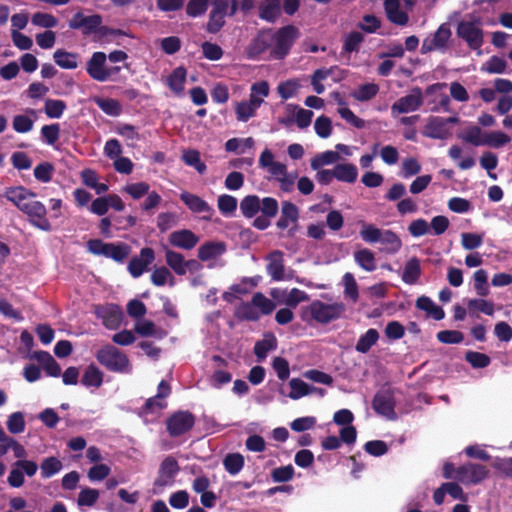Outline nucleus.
Instances as JSON below:
<instances>
[{"instance_id":"obj_4","label":"nucleus","mask_w":512,"mask_h":512,"mask_svg":"<svg viewBox=\"0 0 512 512\" xmlns=\"http://www.w3.org/2000/svg\"><path fill=\"white\" fill-rule=\"evenodd\" d=\"M298 35L299 31L294 25H286L279 28L276 32L272 31L273 47L270 50V56L276 60L284 59L298 38Z\"/></svg>"},{"instance_id":"obj_45","label":"nucleus","mask_w":512,"mask_h":512,"mask_svg":"<svg viewBox=\"0 0 512 512\" xmlns=\"http://www.w3.org/2000/svg\"><path fill=\"white\" fill-rule=\"evenodd\" d=\"M511 141V138L502 131L484 133V145L492 148H500Z\"/></svg>"},{"instance_id":"obj_50","label":"nucleus","mask_w":512,"mask_h":512,"mask_svg":"<svg viewBox=\"0 0 512 512\" xmlns=\"http://www.w3.org/2000/svg\"><path fill=\"white\" fill-rule=\"evenodd\" d=\"M379 91V86L375 83H367L361 85L357 90L352 93V96L357 101H369L374 98Z\"/></svg>"},{"instance_id":"obj_7","label":"nucleus","mask_w":512,"mask_h":512,"mask_svg":"<svg viewBox=\"0 0 512 512\" xmlns=\"http://www.w3.org/2000/svg\"><path fill=\"white\" fill-rule=\"evenodd\" d=\"M179 471L180 466L175 457L167 456L164 458L159 466L158 475L153 483V493L161 494L166 487L172 486Z\"/></svg>"},{"instance_id":"obj_38","label":"nucleus","mask_w":512,"mask_h":512,"mask_svg":"<svg viewBox=\"0 0 512 512\" xmlns=\"http://www.w3.org/2000/svg\"><path fill=\"white\" fill-rule=\"evenodd\" d=\"M484 133L485 132H483L479 126L473 125L465 129L463 133L459 134L458 138L473 146H483Z\"/></svg>"},{"instance_id":"obj_64","label":"nucleus","mask_w":512,"mask_h":512,"mask_svg":"<svg viewBox=\"0 0 512 512\" xmlns=\"http://www.w3.org/2000/svg\"><path fill=\"white\" fill-rule=\"evenodd\" d=\"M436 337L443 344H459L464 340V334L458 330H441Z\"/></svg>"},{"instance_id":"obj_13","label":"nucleus","mask_w":512,"mask_h":512,"mask_svg":"<svg viewBox=\"0 0 512 512\" xmlns=\"http://www.w3.org/2000/svg\"><path fill=\"white\" fill-rule=\"evenodd\" d=\"M450 37L451 30L449 26L446 23L441 24L431 37L424 39L421 46V53L425 54L434 50L446 48Z\"/></svg>"},{"instance_id":"obj_33","label":"nucleus","mask_w":512,"mask_h":512,"mask_svg":"<svg viewBox=\"0 0 512 512\" xmlns=\"http://www.w3.org/2000/svg\"><path fill=\"white\" fill-rule=\"evenodd\" d=\"M421 275V266L420 261L417 257H412L409 259L404 267L402 273V280L406 284L413 285L415 284Z\"/></svg>"},{"instance_id":"obj_53","label":"nucleus","mask_w":512,"mask_h":512,"mask_svg":"<svg viewBox=\"0 0 512 512\" xmlns=\"http://www.w3.org/2000/svg\"><path fill=\"white\" fill-rule=\"evenodd\" d=\"M97 106L107 115L117 117L122 113V106L118 100L107 98L97 99Z\"/></svg>"},{"instance_id":"obj_48","label":"nucleus","mask_w":512,"mask_h":512,"mask_svg":"<svg viewBox=\"0 0 512 512\" xmlns=\"http://www.w3.org/2000/svg\"><path fill=\"white\" fill-rule=\"evenodd\" d=\"M361 230L359 232L361 239L366 243H378L381 239L383 230L373 224L365 222L361 223Z\"/></svg>"},{"instance_id":"obj_35","label":"nucleus","mask_w":512,"mask_h":512,"mask_svg":"<svg viewBox=\"0 0 512 512\" xmlns=\"http://www.w3.org/2000/svg\"><path fill=\"white\" fill-rule=\"evenodd\" d=\"M286 110L290 113L296 112L295 122L300 129L307 128L311 124L314 115L313 111L300 108L298 105L291 103L287 104Z\"/></svg>"},{"instance_id":"obj_22","label":"nucleus","mask_w":512,"mask_h":512,"mask_svg":"<svg viewBox=\"0 0 512 512\" xmlns=\"http://www.w3.org/2000/svg\"><path fill=\"white\" fill-rule=\"evenodd\" d=\"M284 254L282 251L275 250L266 256L268 264L266 266L267 273L274 281H282L284 279Z\"/></svg>"},{"instance_id":"obj_40","label":"nucleus","mask_w":512,"mask_h":512,"mask_svg":"<svg viewBox=\"0 0 512 512\" xmlns=\"http://www.w3.org/2000/svg\"><path fill=\"white\" fill-rule=\"evenodd\" d=\"M234 316L240 321H257L260 318V313L256 310L251 302H242L236 307Z\"/></svg>"},{"instance_id":"obj_5","label":"nucleus","mask_w":512,"mask_h":512,"mask_svg":"<svg viewBox=\"0 0 512 512\" xmlns=\"http://www.w3.org/2000/svg\"><path fill=\"white\" fill-rule=\"evenodd\" d=\"M345 312V305L341 302L332 304L324 303L320 300H314L306 308L305 313L309 314L311 319L319 324H328L339 319Z\"/></svg>"},{"instance_id":"obj_20","label":"nucleus","mask_w":512,"mask_h":512,"mask_svg":"<svg viewBox=\"0 0 512 512\" xmlns=\"http://www.w3.org/2000/svg\"><path fill=\"white\" fill-rule=\"evenodd\" d=\"M423 134L431 139L445 140L451 136V132L444 123V118L439 116H430L425 126Z\"/></svg>"},{"instance_id":"obj_26","label":"nucleus","mask_w":512,"mask_h":512,"mask_svg":"<svg viewBox=\"0 0 512 512\" xmlns=\"http://www.w3.org/2000/svg\"><path fill=\"white\" fill-rule=\"evenodd\" d=\"M226 251L224 242L208 241L198 248V258L201 261H209L221 256Z\"/></svg>"},{"instance_id":"obj_42","label":"nucleus","mask_w":512,"mask_h":512,"mask_svg":"<svg viewBox=\"0 0 512 512\" xmlns=\"http://www.w3.org/2000/svg\"><path fill=\"white\" fill-rule=\"evenodd\" d=\"M63 465L62 462L54 456L44 458L40 464L41 477L46 479L57 474Z\"/></svg>"},{"instance_id":"obj_1","label":"nucleus","mask_w":512,"mask_h":512,"mask_svg":"<svg viewBox=\"0 0 512 512\" xmlns=\"http://www.w3.org/2000/svg\"><path fill=\"white\" fill-rule=\"evenodd\" d=\"M240 210L245 218L255 217L252 226L262 231L271 225V219L278 214L279 204L273 197L260 199L257 195H247L240 202Z\"/></svg>"},{"instance_id":"obj_10","label":"nucleus","mask_w":512,"mask_h":512,"mask_svg":"<svg viewBox=\"0 0 512 512\" xmlns=\"http://www.w3.org/2000/svg\"><path fill=\"white\" fill-rule=\"evenodd\" d=\"M195 424V416L190 411H177L166 420V429L171 437H179L189 432Z\"/></svg>"},{"instance_id":"obj_14","label":"nucleus","mask_w":512,"mask_h":512,"mask_svg":"<svg viewBox=\"0 0 512 512\" xmlns=\"http://www.w3.org/2000/svg\"><path fill=\"white\" fill-rule=\"evenodd\" d=\"M155 260V252L150 247H144L140 250V255L133 257L128 264V271L134 278L140 277Z\"/></svg>"},{"instance_id":"obj_34","label":"nucleus","mask_w":512,"mask_h":512,"mask_svg":"<svg viewBox=\"0 0 512 512\" xmlns=\"http://www.w3.org/2000/svg\"><path fill=\"white\" fill-rule=\"evenodd\" d=\"M379 243L385 246L384 249L388 254H395L402 247L400 237L392 230H383Z\"/></svg>"},{"instance_id":"obj_60","label":"nucleus","mask_w":512,"mask_h":512,"mask_svg":"<svg viewBox=\"0 0 512 512\" xmlns=\"http://www.w3.org/2000/svg\"><path fill=\"white\" fill-rule=\"evenodd\" d=\"M98 498L99 491L97 489L85 487L78 494L77 504L91 507L97 502Z\"/></svg>"},{"instance_id":"obj_37","label":"nucleus","mask_w":512,"mask_h":512,"mask_svg":"<svg viewBox=\"0 0 512 512\" xmlns=\"http://www.w3.org/2000/svg\"><path fill=\"white\" fill-rule=\"evenodd\" d=\"M289 386L291 388V391L289 392L288 397L293 400H297L304 396H307L313 393V389H315L314 386L308 385L300 378H292L289 381Z\"/></svg>"},{"instance_id":"obj_30","label":"nucleus","mask_w":512,"mask_h":512,"mask_svg":"<svg viewBox=\"0 0 512 512\" xmlns=\"http://www.w3.org/2000/svg\"><path fill=\"white\" fill-rule=\"evenodd\" d=\"M79 54L57 49L53 54L55 63L63 69H76L78 67Z\"/></svg>"},{"instance_id":"obj_9","label":"nucleus","mask_w":512,"mask_h":512,"mask_svg":"<svg viewBox=\"0 0 512 512\" xmlns=\"http://www.w3.org/2000/svg\"><path fill=\"white\" fill-rule=\"evenodd\" d=\"M21 211L28 216L32 226L45 232L52 230V225L47 218V209L42 202L31 198Z\"/></svg>"},{"instance_id":"obj_36","label":"nucleus","mask_w":512,"mask_h":512,"mask_svg":"<svg viewBox=\"0 0 512 512\" xmlns=\"http://www.w3.org/2000/svg\"><path fill=\"white\" fill-rule=\"evenodd\" d=\"M165 258L167 265L175 272V274L182 276L185 275V258L184 256L171 249H166Z\"/></svg>"},{"instance_id":"obj_21","label":"nucleus","mask_w":512,"mask_h":512,"mask_svg":"<svg viewBox=\"0 0 512 512\" xmlns=\"http://www.w3.org/2000/svg\"><path fill=\"white\" fill-rule=\"evenodd\" d=\"M263 102V98H254V96H252L246 101L236 103V119L240 122H247L250 118L256 115V111L260 108Z\"/></svg>"},{"instance_id":"obj_31","label":"nucleus","mask_w":512,"mask_h":512,"mask_svg":"<svg viewBox=\"0 0 512 512\" xmlns=\"http://www.w3.org/2000/svg\"><path fill=\"white\" fill-rule=\"evenodd\" d=\"M355 262L365 271L372 272L376 270L375 254L368 248H362L354 252Z\"/></svg>"},{"instance_id":"obj_49","label":"nucleus","mask_w":512,"mask_h":512,"mask_svg":"<svg viewBox=\"0 0 512 512\" xmlns=\"http://www.w3.org/2000/svg\"><path fill=\"white\" fill-rule=\"evenodd\" d=\"M223 465L229 474L236 475L244 466V457L239 453L228 454L223 460Z\"/></svg>"},{"instance_id":"obj_12","label":"nucleus","mask_w":512,"mask_h":512,"mask_svg":"<svg viewBox=\"0 0 512 512\" xmlns=\"http://www.w3.org/2000/svg\"><path fill=\"white\" fill-rule=\"evenodd\" d=\"M372 408L379 415L385 416L388 419H395V399L392 391H378L373 397Z\"/></svg>"},{"instance_id":"obj_27","label":"nucleus","mask_w":512,"mask_h":512,"mask_svg":"<svg viewBox=\"0 0 512 512\" xmlns=\"http://www.w3.org/2000/svg\"><path fill=\"white\" fill-rule=\"evenodd\" d=\"M416 307L419 310L425 311L427 317H431L436 321H440L445 317L444 310L440 306H437L428 296L422 295L418 297Z\"/></svg>"},{"instance_id":"obj_23","label":"nucleus","mask_w":512,"mask_h":512,"mask_svg":"<svg viewBox=\"0 0 512 512\" xmlns=\"http://www.w3.org/2000/svg\"><path fill=\"white\" fill-rule=\"evenodd\" d=\"M384 10L387 19L393 24L404 26L409 21L407 12L401 10L400 0H385Z\"/></svg>"},{"instance_id":"obj_3","label":"nucleus","mask_w":512,"mask_h":512,"mask_svg":"<svg viewBox=\"0 0 512 512\" xmlns=\"http://www.w3.org/2000/svg\"><path fill=\"white\" fill-rule=\"evenodd\" d=\"M87 250L93 255H101L122 263L130 255L131 247L124 242L105 243L101 239H91L87 242Z\"/></svg>"},{"instance_id":"obj_6","label":"nucleus","mask_w":512,"mask_h":512,"mask_svg":"<svg viewBox=\"0 0 512 512\" xmlns=\"http://www.w3.org/2000/svg\"><path fill=\"white\" fill-rule=\"evenodd\" d=\"M97 361L108 371L123 373L127 371L129 359L125 353L113 345H106L96 353Z\"/></svg>"},{"instance_id":"obj_58","label":"nucleus","mask_w":512,"mask_h":512,"mask_svg":"<svg viewBox=\"0 0 512 512\" xmlns=\"http://www.w3.org/2000/svg\"><path fill=\"white\" fill-rule=\"evenodd\" d=\"M364 41V36L358 31L350 32L346 35L343 43V52L352 53L359 49L360 44Z\"/></svg>"},{"instance_id":"obj_2","label":"nucleus","mask_w":512,"mask_h":512,"mask_svg":"<svg viewBox=\"0 0 512 512\" xmlns=\"http://www.w3.org/2000/svg\"><path fill=\"white\" fill-rule=\"evenodd\" d=\"M121 70L118 65L108 66L107 54L102 51L94 52L86 63L87 74L97 82L114 80Z\"/></svg>"},{"instance_id":"obj_24","label":"nucleus","mask_w":512,"mask_h":512,"mask_svg":"<svg viewBox=\"0 0 512 512\" xmlns=\"http://www.w3.org/2000/svg\"><path fill=\"white\" fill-rule=\"evenodd\" d=\"M5 197L21 211L31 198L36 197V194L24 186H16L7 188Z\"/></svg>"},{"instance_id":"obj_28","label":"nucleus","mask_w":512,"mask_h":512,"mask_svg":"<svg viewBox=\"0 0 512 512\" xmlns=\"http://www.w3.org/2000/svg\"><path fill=\"white\" fill-rule=\"evenodd\" d=\"M277 338L274 334L269 333L264 336L262 340H259L254 345V354L258 361L266 359L268 353L277 348Z\"/></svg>"},{"instance_id":"obj_43","label":"nucleus","mask_w":512,"mask_h":512,"mask_svg":"<svg viewBox=\"0 0 512 512\" xmlns=\"http://www.w3.org/2000/svg\"><path fill=\"white\" fill-rule=\"evenodd\" d=\"M182 160L190 167H193L198 173L203 174L207 166L201 161L200 153L197 150L189 149L183 152Z\"/></svg>"},{"instance_id":"obj_47","label":"nucleus","mask_w":512,"mask_h":512,"mask_svg":"<svg viewBox=\"0 0 512 512\" xmlns=\"http://www.w3.org/2000/svg\"><path fill=\"white\" fill-rule=\"evenodd\" d=\"M467 306L468 312L471 316H473L476 311L482 312L488 316H492L494 314L493 302L482 298L470 299L467 303Z\"/></svg>"},{"instance_id":"obj_16","label":"nucleus","mask_w":512,"mask_h":512,"mask_svg":"<svg viewBox=\"0 0 512 512\" xmlns=\"http://www.w3.org/2000/svg\"><path fill=\"white\" fill-rule=\"evenodd\" d=\"M273 47L272 29H263L248 46V57L257 59L262 53Z\"/></svg>"},{"instance_id":"obj_25","label":"nucleus","mask_w":512,"mask_h":512,"mask_svg":"<svg viewBox=\"0 0 512 512\" xmlns=\"http://www.w3.org/2000/svg\"><path fill=\"white\" fill-rule=\"evenodd\" d=\"M281 15V0H265L259 6V17L274 23Z\"/></svg>"},{"instance_id":"obj_62","label":"nucleus","mask_w":512,"mask_h":512,"mask_svg":"<svg viewBox=\"0 0 512 512\" xmlns=\"http://www.w3.org/2000/svg\"><path fill=\"white\" fill-rule=\"evenodd\" d=\"M123 191L129 194L134 200H139L150 191V185L146 182L127 184Z\"/></svg>"},{"instance_id":"obj_56","label":"nucleus","mask_w":512,"mask_h":512,"mask_svg":"<svg viewBox=\"0 0 512 512\" xmlns=\"http://www.w3.org/2000/svg\"><path fill=\"white\" fill-rule=\"evenodd\" d=\"M506 67V61L503 58L494 55L483 64L481 70L489 74H501L505 71Z\"/></svg>"},{"instance_id":"obj_57","label":"nucleus","mask_w":512,"mask_h":512,"mask_svg":"<svg viewBox=\"0 0 512 512\" xmlns=\"http://www.w3.org/2000/svg\"><path fill=\"white\" fill-rule=\"evenodd\" d=\"M7 429L11 434H19L25 430V420L22 412H13L9 415L7 422Z\"/></svg>"},{"instance_id":"obj_51","label":"nucleus","mask_w":512,"mask_h":512,"mask_svg":"<svg viewBox=\"0 0 512 512\" xmlns=\"http://www.w3.org/2000/svg\"><path fill=\"white\" fill-rule=\"evenodd\" d=\"M465 360L474 368L481 369L490 365L491 359L487 354L477 351H467L465 353Z\"/></svg>"},{"instance_id":"obj_55","label":"nucleus","mask_w":512,"mask_h":512,"mask_svg":"<svg viewBox=\"0 0 512 512\" xmlns=\"http://www.w3.org/2000/svg\"><path fill=\"white\" fill-rule=\"evenodd\" d=\"M473 279L476 293L481 297H486L489 294L487 272L484 269H479L474 272Z\"/></svg>"},{"instance_id":"obj_17","label":"nucleus","mask_w":512,"mask_h":512,"mask_svg":"<svg viewBox=\"0 0 512 512\" xmlns=\"http://www.w3.org/2000/svg\"><path fill=\"white\" fill-rule=\"evenodd\" d=\"M181 201L188 207L193 213H208V216H203L204 220H211L212 214L214 213L213 208L201 197L196 194L183 191L180 194Z\"/></svg>"},{"instance_id":"obj_54","label":"nucleus","mask_w":512,"mask_h":512,"mask_svg":"<svg viewBox=\"0 0 512 512\" xmlns=\"http://www.w3.org/2000/svg\"><path fill=\"white\" fill-rule=\"evenodd\" d=\"M217 206L222 215H231L237 209V199L228 194L220 195L217 200Z\"/></svg>"},{"instance_id":"obj_18","label":"nucleus","mask_w":512,"mask_h":512,"mask_svg":"<svg viewBox=\"0 0 512 512\" xmlns=\"http://www.w3.org/2000/svg\"><path fill=\"white\" fill-rule=\"evenodd\" d=\"M95 312L108 329L118 328L122 321V311L118 305L98 306Z\"/></svg>"},{"instance_id":"obj_39","label":"nucleus","mask_w":512,"mask_h":512,"mask_svg":"<svg viewBox=\"0 0 512 512\" xmlns=\"http://www.w3.org/2000/svg\"><path fill=\"white\" fill-rule=\"evenodd\" d=\"M103 382V373L94 364H90L81 379V383L86 387H100Z\"/></svg>"},{"instance_id":"obj_15","label":"nucleus","mask_w":512,"mask_h":512,"mask_svg":"<svg viewBox=\"0 0 512 512\" xmlns=\"http://www.w3.org/2000/svg\"><path fill=\"white\" fill-rule=\"evenodd\" d=\"M102 24V17L98 14L85 16L81 12L74 14L70 20L69 26L72 29H81L84 35L97 33L99 26Z\"/></svg>"},{"instance_id":"obj_59","label":"nucleus","mask_w":512,"mask_h":512,"mask_svg":"<svg viewBox=\"0 0 512 512\" xmlns=\"http://www.w3.org/2000/svg\"><path fill=\"white\" fill-rule=\"evenodd\" d=\"M488 469L486 466L478 463H469V476L468 483L478 484L488 476Z\"/></svg>"},{"instance_id":"obj_63","label":"nucleus","mask_w":512,"mask_h":512,"mask_svg":"<svg viewBox=\"0 0 512 512\" xmlns=\"http://www.w3.org/2000/svg\"><path fill=\"white\" fill-rule=\"evenodd\" d=\"M31 22L33 25L43 28H53L58 24V20L55 16L43 12H36L33 14Z\"/></svg>"},{"instance_id":"obj_11","label":"nucleus","mask_w":512,"mask_h":512,"mask_svg":"<svg viewBox=\"0 0 512 512\" xmlns=\"http://www.w3.org/2000/svg\"><path fill=\"white\" fill-rule=\"evenodd\" d=\"M423 105L422 90L415 87L408 95L400 97L391 106V112L395 114H406L418 110Z\"/></svg>"},{"instance_id":"obj_41","label":"nucleus","mask_w":512,"mask_h":512,"mask_svg":"<svg viewBox=\"0 0 512 512\" xmlns=\"http://www.w3.org/2000/svg\"><path fill=\"white\" fill-rule=\"evenodd\" d=\"M379 339V333L376 329L370 328L365 334L361 335L359 340L356 343L355 349L360 353H367L373 345Z\"/></svg>"},{"instance_id":"obj_52","label":"nucleus","mask_w":512,"mask_h":512,"mask_svg":"<svg viewBox=\"0 0 512 512\" xmlns=\"http://www.w3.org/2000/svg\"><path fill=\"white\" fill-rule=\"evenodd\" d=\"M252 303L263 315L271 314L276 307V304L261 292H257L253 295Z\"/></svg>"},{"instance_id":"obj_46","label":"nucleus","mask_w":512,"mask_h":512,"mask_svg":"<svg viewBox=\"0 0 512 512\" xmlns=\"http://www.w3.org/2000/svg\"><path fill=\"white\" fill-rule=\"evenodd\" d=\"M66 108V103L63 100L50 98L45 100L44 111L47 117L51 119L60 118L63 115Z\"/></svg>"},{"instance_id":"obj_44","label":"nucleus","mask_w":512,"mask_h":512,"mask_svg":"<svg viewBox=\"0 0 512 512\" xmlns=\"http://www.w3.org/2000/svg\"><path fill=\"white\" fill-rule=\"evenodd\" d=\"M340 159V155L335 151H325L323 153L315 155L311 160V168L313 170H318L322 166L331 165L336 163Z\"/></svg>"},{"instance_id":"obj_29","label":"nucleus","mask_w":512,"mask_h":512,"mask_svg":"<svg viewBox=\"0 0 512 512\" xmlns=\"http://www.w3.org/2000/svg\"><path fill=\"white\" fill-rule=\"evenodd\" d=\"M334 176L338 181L354 183L358 177V169L352 163L337 164L334 167Z\"/></svg>"},{"instance_id":"obj_61","label":"nucleus","mask_w":512,"mask_h":512,"mask_svg":"<svg viewBox=\"0 0 512 512\" xmlns=\"http://www.w3.org/2000/svg\"><path fill=\"white\" fill-rule=\"evenodd\" d=\"M212 10L222 15L233 16L238 10V3L236 0H213Z\"/></svg>"},{"instance_id":"obj_32","label":"nucleus","mask_w":512,"mask_h":512,"mask_svg":"<svg viewBox=\"0 0 512 512\" xmlns=\"http://www.w3.org/2000/svg\"><path fill=\"white\" fill-rule=\"evenodd\" d=\"M186 69L183 66L175 68L167 79V85L171 91L180 95L184 90L186 82Z\"/></svg>"},{"instance_id":"obj_19","label":"nucleus","mask_w":512,"mask_h":512,"mask_svg":"<svg viewBox=\"0 0 512 512\" xmlns=\"http://www.w3.org/2000/svg\"><path fill=\"white\" fill-rule=\"evenodd\" d=\"M168 239L173 247L184 250L193 249L199 242V237L188 229L174 231L169 235Z\"/></svg>"},{"instance_id":"obj_8","label":"nucleus","mask_w":512,"mask_h":512,"mask_svg":"<svg viewBox=\"0 0 512 512\" xmlns=\"http://www.w3.org/2000/svg\"><path fill=\"white\" fill-rule=\"evenodd\" d=\"M456 33L472 50H480L484 43V32L479 19L475 21H460L457 25Z\"/></svg>"}]
</instances>
